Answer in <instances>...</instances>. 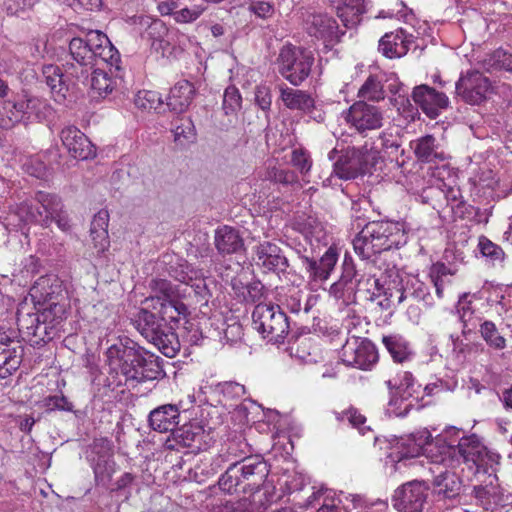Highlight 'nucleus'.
<instances>
[{
	"label": "nucleus",
	"mask_w": 512,
	"mask_h": 512,
	"mask_svg": "<svg viewBox=\"0 0 512 512\" xmlns=\"http://www.w3.org/2000/svg\"><path fill=\"white\" fill-rule=\"evenodd\" d=\"M235 446V443H230L226 458L223 455H218L210 463V469L202 468V466H205V462L198 466L197 469H201V473L214 475L223 462H231L218 481L220 489L227 493L259 491V488L263 485L269 474L267 463L258 456L244 457L241 460H236L238 455Z\"/></svg>",
	"instance_id": "f257e3e1"
},
{
	"label": "nucleus",
	"mask_w": 512,
	"mask_h": 512,
	"mask_svg": "<svg viewBox=\"0 0 512 512\" xmlns=\"http://www.w3.org/2000/svg\"><path fill=\"white\" fill-rule=\"evenodd\" d=\"M459 432V429L452 427L447 429L444 434L432 438L428 430L418 431L399 439L392 447L389 458L392 462L398 463L424 455L432 463L453 467L456 461H458V458H456L455 441H448L447 436L459 434Z\"/></svg>",
	"instance_id": "f03ea898"
},
{
	"label": "nucleus",
	"mask_w": 512,
	"mask_h": 512,
	"mask_svg": "<svg viewBox=\"0 0 512 512\" xmlns=\"http://www.w3.org/2000/svg\"><path fill=\"white\" fill-rule=\"evenodd\" d=\"M406 243L404 226L399 222L373 221L367 223L353 239L355 253L371 260L383 251Z\"/></svg>",
	"instance_id": "7ed1b4c3"
},
{
	"label": "nucleus",
	"mask_w": 512,
	"mask_h": 512,
	"mask_svg": "<svg viewBox=\"0 0 512 512\" xmlns=\"http://www.w3.org/2000/svg\"><path fill=\"white\" fill-rule=\"evenodd\" d=\"M63 207L57 195L38 191L33 200H25L18 204L16 215L25 224L37 223L43 227H49L52 222H55L61 231L69 232L71 223Z\"/></svg>",
	"instance_id": "20e7f679"
},
{
	"label": "nucleus",
	"mask_w": 512,
	"mask_h": 512,
	"mask_svg": "<svg viewBox=\"0 0 512 512\" xmlns=\"http://www.w3.org/2000/svg\"><path fill=\"white\" fill-rule=\"evenodd\" d=\"M97 30L89 31L84 37H74L69 42V54L63 64V71L68 79L75 83L86 84L88 76L95 67Z\"/></svg>",
	"instance_id": "39448f33"
},
{
	"label": "nucleus",
	"mask_w": 512,
	"mask_h": 512,
	"mask_svg": "<svg viewBox=\"0 0 512 512\" xmlns=\"http://www.w3.org/2000/svg\"><path fill=\"white\" fill-rule=\"evenodd\" d=\"M145 305L134 316L139 333L166 357L173 358L180 350V342L172 327L165 324L159 315L149 311Z\"/></svg>",
	"instance_id": "423d86ee"
},
{
	"label": "nucleus",
	"mask_w": 512,
	"mask_h": 512,
	"mask_svg": "<svg viewBox=\"0 0 512 512\" xmlns=\"http://www.w3.org/2000/svg\"><path fill=\"white\" fill-rule=\"evenodd\" d=\"M150 287L152 295L147 297L143 304L158 311L159 317L165 324L178 322L180 316L188 314L187 306L178 300V291L168 280L154 279Z\"/></svg>",
	"instance_id": "0eeeda50"
},
{
	"label": "nucleus",
	"mask_w": 512,
	"mask_h": 512,
	"mask_svg": "<svg viewBox=\"0 0 512 512\" xmlns=\"http://www.w3.org/2000/svg\"><path fill=\"white\" fill-rule=\"evenodd\" d=\"M29 295L35 307L42 308L44 311H50L56 318V309L61 306V321L66 319L68 297L63 281L54 274H48L39 277L32 285Z\"/></svg>",
	"instance_id": "6e6552de"
},
{
	"label": "nucleus",
	"mask_w": 512,
	"mask_h": 512,
	"mask_svg": "<svg viewBox=\"0 0 512 512\" xmlns=\"http://www.w3.org/2000/svg\"><path fill=\"white\" fill-rule=\"evenodd\" d=\"M252 326L270 342L280 344L284 342L289 332V322L286 314L272 304L259 303L252 312Z\"/></svg>",
	"instance_id": "1a4fd4ad"
},
{
	"label": "nucleus",
	"mask_w": 512,
	"mask_h": 512,
	"mask_svg": "<svg viewBox=\"0 0 512 512\" xmlns=\"http://www.w3.org/2000/svg\"><path fill=\"white\" fill-rule=\"evenodd\" d=\"M278 72L292 85H301L310 75L314 57L310 51L291 44L284 45L276 60Z\"/></svg>",
	"instance_id": "9d476101"
},
{
	"label": "nucleus",
	"mask_w": 512,
	"mask_h": 512,
	"mask_svg": "<svg viewBox=\"0 0 512 512\" xmlns=\"http://www.w3.org/2000/svg\"><path fill=\"white\" fill-rule=\"evenodd\" d=\"M61 313V306H58L56 318L50 311H44L42 308H38L35 314H19L17 318L19 329L35 344L46 343L58 334L63 323Z\"/></svg>",
	"instance_id": "9b49d317"
},
{
	"label": "nucleus",
	"mask_w": 512,
	"mask_h": 512,
	"mask_svg": "<svg viewBox=\"0 0 512 512\" xmlns=\"http://www.w3.org/2000/svg\"><path fill=\"white\" fill-rule=\"evenodd\" d=\"M107 363L110 373L121 375L125 382L136 381L142 352L137 349L133 341L114 344L107 349Z\"/></svg>",
	"instance_id": "f8f14e48"
},
{
	"label": "nucleus",
	"mask_w": 512,
	"mask_h": 512,
	"mask_svg": "<svg viewBox=\"0 0 512 512\" xmlns=\"http://www.w3.org/2000/svg\"><path fill=\"white\" fill-rule=\"evenodd\" d=\"M340 358L347 366L368 370L377 363L378 352L369 339L351 336L342 346Z\"/></svg>",
	"instance_id": "ddd939ff"
},
{
	"label": "nucleus",
	"mask_w": 512,
	"mask_h": 512,
	"mask_svg": "<svg viewBox=\"0 0 512 512\" xmlns=\"http://www.w3.org/2000/svg\"><path fill=\"white\" fill-rule=\"evenodd\" d=\"M343 117L346 123L359 133L379 129L382 127L383 122V115L380 109L363 100L353 103L348 110L343 112Z\"/></svg>",
	"instance_id": "4468645a"
},
{
	"label": "nucleus",
	"mask_w": 512,
	"mask_h": 512,
	"mask_svg": "<svg viewBox=\"0 0 512 512\" xmlns=\"http://www.w3.org/2000/svg\"><path fill=\"white\" fill-rule=\"evenodd\" d=\"M455 448L456 463L462 460L469 468H475L476 472L486 471L490 465L492 456L476 435L461 437Z\"/></svg>",
	"instance_id": "2eb2a0df"
},
{
	"label": "nucleus",
	"mask_w": 512,
	"mask_h": 512,
	"mask_svg": "<svg viewBox=\"0 0 512 512\" xmlns=\"http://www.w3.org/2000/svg\"><path fill=\"white\" fill-rule=\"evenodd\" d=\"M428 487L420 481H411L397 488L393 506L399 512H422L427 502Z\"/></svg>",
	"instance_id": "dca6fc26"
},
{
	"label": "nucleus",
	"mask_w": 512,
	"mask_h": 512,
	"mask_svg": "<svg viewBox=\"0 0 512 512\" xmlns=\"http://www.w3.org/2000/svg\"><path fill=\"white\" fill-rule=\"evenodd\" d=\"M491 88L489 79L481 72L472 70L456 82V93L467 103L476 105L483 102Z\"/></svg>",
	"instance_id": "f3484780"
},
{
	"label": "nucleus",
	"mask_w": 512,
	"mask_h": 512,
	"mask_svg": "<svg viewBox=\"0 0 512 512\" xmlns=\"http://www.w3.org/2000/svg\"><path fill=\"white\" fill-rule=\"evenodd\" d=\"M295 250L302 260L306 271L309 273L310 279L325 281L329 278L338 259V254L335 249L332 247L328 248L318 262L312 256V250L309 251L306 247L301 245L296 247Z\"/></svg>",
	"instance_id": "a211bd4d"
},
{
	"label": "nucleus",
	"mask_w": 512,
	"mask_h": 512,
	"mask_svg": "<svg viewBox=\"0 0 512 512\" xmlns=\"http://www.w3.org/2000/svg\"><path fill=\"white\" fill-rule=\"evenodd\" d=\"M303 23L310 36L321 39L325 43L338 42L344 34L340 32L336 20L326 13L309 12Z\"/></svg>",
	"instance_id": "6ab92c4d"
},
{
	"label": "nucleus",
	"mask_w": 512,
	"mask_h": 512,
	"mask_svg": "<svg viewBox=\"0 0 512 512\" xmlns=\"http://www.w3.org/2000/svg\"><path fill=\"white\" fill-rule=\"evenodd\" d=\"M255 262L265 272L284 273L289 267V261L281 248L272 242L265 241L255 248Z\"/></svg>",
	"instance_id": "aec40b11"
},
{
	"label": "nucleus",
	"mask_w": 512,
	"mask_h": 512,
	"mask_svg": "<svg viewBox=\"0 0 512 512\" xmlns=\"http://www.w3.org/2000/svg\"><path fill=\"white\" fill-rule=\"evenodd\" d=\"M60 139L68 153L75 159L86 160L96 155L94 145L76 126L64 127L60 132Z\"/></svg>",
	"instance_id": "412c9836"
},
{
	"label": "nucleus",
	"mask_w": 512,
	"mask_h": 512,
	"mask_svg": "<svg viewBox=\"0 0 512 512\" xmlns=\"http://www.w3.org/2000/svg\"><path fill=\"white\" fill-rule=\"evenodd\" d=\"M39 100L24 95L19 99L5 100L0 103V124L9 128L26 118L36 108Z\"/></svg>",
	"instance_id": "4be33fe9"
},
{
	"label": "nucleus",
	"mask_w": 512,
	"mask_h": 512,
	"mask_svg": "<svg viewBox=\"0 0 512 512\" xmlns=\"http://www.w3.org/2000/svg\"><path fill=\"white\" fill-rule=\"evenodd\" d=\"M412 98L431 119L436 118L449 103L448 97L444 93L424 84L414 88Z\"/></svg>",
	"instance_id": "5701e85b"
},
{
	"label": "nucleus",
	"mask_w": 512,
	"mask_h": 512,
	"mask_svg": "<svg viewBox=\"0 0 512 512\" xmlns=\"http://www.w3.org/2000/svg\"><path fill=\"white\" fill-rule=\"evenodd\" d=\"M11 343L5 332H0V381L10 379L22 363L21 347Z\"/></svg>",
	"instance_id": "b1692460"
},
{
	"label": "nucleus",
	"mask_w": 512,
	"mask_h": 512,
	"mask_svg": "<svg viewBox=\"0 0 512 512\" xmlns=\"http://www.w3.org/2000/svg\"><path fill=\"white\" fill-rule=\"evenodd\" d=\"M462 482L456 473L445 470L433 481V491L438 502H459Z\"/></svg>",
	"instance_id": "393cba45"
},
{
	"label": "nucleus",
	"mask_w": 512,
	"mask_h": 512,
	"mask_svg": "<svg viewBox=\"0 0 512 512\" xmlns=\"http://www.w3.org/2000/svg\"><path fill=\"white\" fill-rule=\"evenodd\" d=\"M412 36L403 29L386 33L379 41V51L389 59L401 58L407 54Z\"/></svg>",
	"instance_id": "a878e982"
},
{
	"label": "nucleus",
	"mask_w": 512,
	"mask_h": 512,
	"mask_svg": "<svg viewBox=\"0 0 512 512\" xmlns=\"http://www.w3.org/2000/svg\"><path fill=\"white\" fill-rule=\"evenodd\" d=\"M357 276L359 275L354 263L346 257L342 275L337 282L331 285L329 293L336 299L350 300L357 292Z\"/></svg>",
	"instance_id": "bb28decb"
},
{
	"label": "nucleus",
	"mask_w": 512,
	"mask_h": 512,
	"mask_svg": "<svg viewBox=\"0 0 512 512\" xmlns=\"http://www.w3.org/2000/svg\"><path fill=\"white\" fill-rule=\"evenodd\" d=\"M357 276L359 275L354 263L346 257L342 275L337 282L331 285L329 293L336 299L350 300L357 292Z\"/></svg>",
	"instance_id": "cd10ccee"
},
{
	"label": "nucleus",
	"mask_w": 512,
	"mask_h": 512,
	"mask_svg": "<svg viewBox=\"0 0 512 512\" xmlns=\"http://www.w3.org/2000/svg\"><path fill=\"white\" fill-rule=\"evenodd\" d=\"M268 507V497L260 491L251 492L248 497L237 501H226L216 507V512H264Z\"/></svg>",
	"instance_id": "c85d7f7f"
},
{
	"label": "nucleus",
	"mask_w": 512,
	"mask_h": 512,
	"mask_svg": "<svg viewBox=\"0 0 512 512\" xmlns=\"http://www.w3.org/2000/svg\"><path fill=\"white\" fill-rule=\"evenodd\" d=\"M278 89L280 100L287 109L302 113H311L314 109V98L307 91L288 87L284 83L279 84Z\"/></svg>",
	"instance_id": "c756f323"
},
{
	"label": "nucleus",
	"mask_w": 512,
	"mask_h": 512,
	"mask_svg": "<svg viewBox=\"0 0 512 512\" xmlns=\"http://www.w3.org/2000/svg\"><path fill=\"white\" fill-rule=\"evenodd\" d=\"M179 408L174 404H165L153 409L149 413L148 421L150 427L158 432L172 433L179 424Z\"/></svg>",
	"instance_id": "7c9ffc66"
},
{
	"label": "nucleus",
	"mask_w": 512,
	"mask_h": 512,
	"mask_svg": "<svg viewBox=\"0 0 512 512\" xmlns=\"http://www.w3.org/2000/svg\"><path fill=\"white\" fill-rule=\"evenodd\" d=\"M195 93V87L191 82L180 80L170 89L166 98V107L175 113H182L192 103Z\"/></svg>",
	"instance_id": "2f4dec72"
},
{
	"label": "nucleus",
	"mask_w": 512,
	"mask_h": 512,
	"mask_svg": "<svg viewBox=\"0 0 512 512\" xmlns=\"http://www.w3.org/2000/svg\"><path fill=\"white\" fill-rule=\"evenodd\" d=\"M337 16L346 28L356 27L367 11V0H334Z\"/></svg>",
	"instance_id": "473e14b6"
},
{
	"label": "nucleus",
	"mask_w": 512,
	"mask_h": 512,
	"mask_svg": "<svg viewBox=\"0 0 512 512\" xmlns=\"http://www.w3.org/2000/svg\"><path fill=\"white\" fill-rule=\"evenodd\" d=\"M214 243L216 249L222 255L237 253L244 246V241L239 231L227 225L216 229Z\"/></svg>",
	"instance_id": "72a5a7b5"
},
{
	"label": "nucleus",
	"mask_w": 512,
	"mask_h": 512,
	"mask_svg": "<svg viewBox=\"0 0 512 512\" xmlns=\"http://www.w3.org/2000/svg\"><path fill=\"white\" fill-rule=\"evenodd\" d=\"M393 292L394 303L396 302L397 305L401 304L408 297L431 304L429 301L430 293L428 292V287L424 282L414 276L407 277L405 285Z\"/></svg>",
	"instance_id": "f704fd0d"
},
{
	"label": "nucleus",
	"mask_w": 512,
	"mask_h": 512,
	"mask_svg": "<svg viewBox=\"0 0 512 512\" xmlns=\"http://www.w3.org/2000/svg\"><path fill=\"white\" fill-rule=\"evenodd\" d=\"M357 292L364 293L366 298L372 301L384 295L387 307L390 302L394 304V292L390 288H384L379 279L372 275L357 276Z\"/></svg>",
	"instance_id": "c9c22d12"
},
{
	"label": "nucleus",
	"mask_w": 512,
	"mask_h": 512,
	"mask_svg": "<svg viewBox=\"0 0 512 512\" xmlns=\"http://www.w3.org/2000/svg\"><path fill=\"white\" fill-rule=\"evenodd\" d=\"M415 156L421 162L431 163L443 161L445 155L438 151L436 139L432 135H425L411 142Z\"/></svg>",
	"instance_id": "e433bc0d"
},
{
	"label": "nucleus",
	"mask_w": 512,
	"mask_h": 512,
	"mask_svg": "<svg viewBox=\"0 0 512 512\" xmlns=\"http://www.w3.org/2000/svg\"><path fill=\"white\" fill-rule=\"evenodd\" d=\"M42 74L54 100L62 103L66 99L68 92V87L63 80V77H66L65 72L63 73L58 66L49 64L43 66Z\"/></svg>",
	"instance_id": "4c0bfd02"
},
{
	"label": "nucleus",
	"mask_w": 512,
	"mask_h": 512,
	"mask_svg": "<svg viewBox=\"0 0 512 512\" xmlns=\"http://www.w3.org/2000/svg\"><path fill=\"white\" fill-rule=\"evenodd\" d=\"M359 159L354 155V149H347L333 164V174L340 179H354L362 175Z\"/></svg>",
	"instance_id": "58836bf2"
},
{
	"label": "nucleus",
	"mask_w": 512,
	"mask_h": 512,
	"mask_svg": "<svg viewBox=\"0 0 512 512\" xmlns=\"http://www.w3.org/2000/svg\"><path fill=\"white\" fill-rule=\"evenodd\" d=\"M97 38L99 41L97 42V46L94 47L95 65L98 61H102L109 66L114 67L116 70H119L121 58L118 50L112 45L108 37L98 30Z\"/></svg>",
	"instance_id": "ea45409f"
},
{
	"label": "nucleus",
	"mask_w": 512,
	"mask_h": 512,
	"mask_svg": "<svg viewBox=\"0 0 512 512\" xmlns=\"http://www.w3.org/2000/svg\"><path fill=\"white\" fill-rule=\"evenodd\" d=\"M84 85L89 86L94 94L105 98L116 88L117 80L112 78L107 72L93 68L88 76V82Z\"/></svg>",
	"instance_id": "a19ab883"
},
{
	"label": "nucleus",
	"mask_w": 512,
	"mask_h": 512,
	"mask_svg": "<svg viewBox=\"0 0 512 512\" xmlns=\"http://www.w3.org/2000/svg\"><path fill=\"white\" fill-rule=\"evenodd\" d=\"M39 270L38 259L34 256L24 258L12 272V284L15 282L19 286H25L34 277Z\"/></svg>",
	"instance_id": "79ce46f5"
},
{
	"label": "nucleus",
	"mask_w": 512,
	"mask_h": 512,
	"mask_svg": "<svg viewBox=\"0 0 512 512\" xmlns=\"http://www.w3.org/2000/svg\"><path fill=\"white\" fill-rule=\"evenodd\" d=\"M302 291L297 287L287 286L277 288L276 300L279 308L282 306L292 313H298L301 310Z\"/></svg>",
	"instance_id": "37998d69"
},
{
	"label": "nucleus",
	"mask_w": 512,
	"mask_h": 512,
	"mask_svg": "<svg viewBox=\"0 0 512 512\" xmlns=\"http://www.w3.org/2000/svg\"><path fill=\"white\" fill-rule=\"evenodd\" d=\"M204 431L198 425H184L175 429L173 432L174 439L184 447L200 448Z\"/></svg>",
	"instance_id": "c03bdc74"
},
{
	"label": "nucleus",
	"mask_w": 512,
	"mask_h": 512,
	"mask_svg": "<svg viewBox=\"0 0 512 512\" xmlns=\"http://www.w3.org/2000/svg\"><path fill=\"white\" fill-rule=\"evenodd\" d=\"M353 149L354 155L359 159L363 174L372 173L382 163L380 152L372 146L369 147L365 144L360 148L353 147Z\"/></svg>",
	"instance_id": "a18cd8bd"
},
{
	"label": "nucleus",
	"mask_w": 512,
	"mask_h": 512,
	"mask_svg": "<svg viewBox=\"0 0 512 512\" xmlns=\"http://www.w3.org/2000/svg\"><path fill=\"white\" fill-rule=\"evenodd\" d=\"M134 102L140 109L154 110L157 113L164 112L166 108V103H164L161 95L151 90L139 91L135 96Z\"/></svg>",
	"instance_id": "49530a36"
},
{
	"label": "nucleus",
	"mask_w": 512,
	"mask_h": 512,
	"mask_svg": "<svg viewBox=\"0 0 512 512\" xmlns=\"http://www.w3.org/2000/svg\"><path fill=\"white\" fill-rule=\"evenodd\" d=\"M137 369L139 373L136 380L137 383L158 379L163 373L158 359L154 358L153 355L145 357L142 354L140 365Z\"/></svg>",
	"instance_id": "de8ad7c7"
},
{
	"label": "nucleus",
	"mask_w": 512,
	"mask_h": 512,
	"mask_svg": "<svg viewBox=\"0 0 512 512\" xmlns=\"http://www.w3.org/2000/svg\"><path fill=\"white\" fill-rule=\"evenodd\" d=\"M360 100L379 101L384 99L385 92L377 76L370 75L358 90Z\"/></svg>",
	"instance_id": "09e8293b"
},
{
	"label": "nucleus",
	"mask_w": 512,
	"mask_h": 512,
	"mask_svg": "<svg viewBox=\"0 0 512 512\" xmlns=\"http://www.w3.org/2000/svg\"><path fill=\"white\" fill-rule=\"evenodd\" d=\"M382 343L391 354L394 361L403 362L408 358L409 350L407 344L400 336H383Z\"/></svg>",
	"instance_id": "8fccbe9b"
},
{
	"label": "nucleus",
	"mask_w": 512,
	"mask_h": 512,
	"mask_svg": "<svg viewBox=\"0 0 512 512\" xmlns=\"http://www.w3.org/2000/svg\"><path fill=\"white\" fill-rule=\"evenodd\" d=\"M169 273L175 280L187 285L202 277L201 271L192 268L185 260H179L175 266H171Z\"/></svg>",
	"instance_id": "3c124183"
},
{
	"label": "nucleus",
	"mask_w": 512,
	"mask_h": 512,
	"mask_svg": "<svg viewBox=\"0 0 512 512\" xmlns=\"http://www.w3.org/2000/svg\"><path fill=\"white\" fill-rule=\"evenodd\" d=\"M297 225L305 239L310 242V250L313 246L312 240L319 242L325 235L322 224L315 218L308 217L302 222H298Z\"/></svg>",
	"instance_id": "603ef678"
},
{
	"label": "nucleus",
	"mask_w": 512,
	"mask_h": 512,
	"mask_svg": "<svg viewBox=\"0 0 512 512\" xmlns=\"http://www.w3.org/2000/svg\"><path fill=\"white\" fill-rule=\"evenodd\" d=\"M480 333L486 343L494 349H504L506 340L491 321H485L480 326Z\"/></svg>",
	"instance_id": "864d4df0"
},
{
	"label": "nucleus",
	"mask_w": 512,
	"mask_h": 512,
	"mask_svg": "<svg viewBox=\"0 0 512 512\" xmlns=\"http://www.w3.org/2000/svg\"><path fill=\"white\" fill-rule=\"evenodd\" d=\"M174 141L180 146H186L194 142L196 132L190 119H180L179 124L173 129Z\"/></svg>",
	"instance_id": "5fc2aeb1"
},
{
	"label": "nucleus",
	"mask_w": 512,
	"mask_h": 512,
	"mask_svg": "<svg viewBox=\"0 0 512 512\" xmlns=\"http://www.w3.org/2000/svg\"><path fill=\"white\" fill-rule=\"evenodd\" d=\"M449 275H452V272L444 263L437 262L430 268L429 277L439 299L443 297V287L446 283L445 278Z\"/></svg>",
	"instance_id": "6e6d98bb"
},
{
	"label": "nucleus",
	"mask_w": 512,
	"mask_h": 512,
	"mask_svg": "<svg viewBox=\"0 0 512 512\" xmlns=\"http://www.w3.org/2000/svg\"><path fill=\"white\" fill-rule=\"evenodd\" d=\"M334 414L338 421H348V423L352 427L357 428L362 434L365 433V430L369 429V427L365 425L366 417L363 414H361L356 408L350 407L349 409L344 410L342 412H334Z\"/></svg>",
	"instance_id": "4d7b16f0"
},
{
	"label": "nucleus",
	"mask_w": 512,
	"mask_h": 512,
	"mask_svg": "<svg viewBox=\"0 0 512 512\" xmlns=\"http://www.w3.org/2000/svg\"><path fill=\"white\" fill-rule=\"evenodd\" d=\"M398 381V394L401 400L413 397L418 392V388H420V385L415 382L413 375L407 371L398 374Z\"/></svg>",
	"instance_id": "13d9d810"
},
{
	"label": "nucleus",
	"mask_w": 512,
	"mask_h": 512,
	"mask_svg": "<svg viewBox=\"0 0 512 512\" xmlns=\"http://www.w3.org/2000/svg\"><path fill=\"white\" fill-rule=\"evenodd\" d=\"M218 391L222 395L225 404L239 401L245 395V387L237 382L227 381L218 385Z\"/></svg>",
	"instance_id": "bf43d9fd"
},
{
	"label": "nucleus",
	"mask_w": 512,
	"mask_h": 512,
	"mask_svg": "<svg viewBox=\"0 0 512 512\" xmlns=\"http://www.w3.org/2000/svg\"><path fill=\"white\" fill-rule=\"evenodd\" d=\"M264 178L266 180L284 185L297 182V176L293 171L277 166H268Z\"/></svg>",
	"instance_id": "052dcab7"
},
{
	"label": "nucleus",
	"mask_w": 512,
	"mask_h": 512,
	"mask_svg": "<svg viewBox=\"0 0 512 512\" xmlns=\"http://www.w3.org/2000/svg\"><path fill=\"white\" fill-rule=\"evenodd\" d=\"M242 97L235 86L225 89L223 95V109L226 115L233 114L241 108Z\"/></svg>",
	"instance_id": "680f3d73"
},
{
	"label": "nucleus",
	"mask_w": 512,
	"mask_h": 512,
	"mask_svg": "<svg viewBox=\"0 0 512 512\" xmlns=\"http://www.w3.org/2000/svg\"><path fill=\"white\" fill-rule=\"evenodd\" d=\"M42 407L47 412L55 410L71 412L73 411L74 405L64 395H50L42 400Z\"/></svg>",
	"instance_id": "e2e57ef3"
},
{
	"label": "nucleus",
	"mask_w": 512,
	"mask_h": 512,
	"mask_svg": "<svg viewBox=\"0 0 512 512\" xmlns=\"http://www.w3.org/2000/svg\"><path fill=\"white\" fill-rule=\"evenodd\" d=\"M478 247L481 254L492 261H502L504 259L502 248L484 236L479 238Z\"/></svg>",
	"instance_id": "0e129e2a"
},
{
	"label": "nucleus",
	"mask_w": 512,
	"mask_h": 512,
	"mask_svg": "<svg viewBox=\"0 0 512 512\" xmlns=\"http://www.w3.org/2000/svg\"><path fill=\"white\" fill-rule=\"evenodd\" d=\"M474 495L479 504L486 510L492 509L498 503L493 487L476 486L474 487Z\"/></svg>",
	"instance_id": "69168bd1"
},
{
	"label": "nucleus",
	"mask_w": 512,
	"mask_h": 512,
	"mask_svg": "<svg viewBox=\"0 0 512 512\" xmlns=\"http://www.w3.org/2000/svg\"><path fill=\"white\" fill-rule=\"evenodd\" d=\"M204 6L195 5L191 8H182L173 13V19L177 23L186 24L196 21L205 11Z\"/></svg>",
	"instance_id": "338daca9"
},
{
	"label": "nucleus",
	"mask_w": 512,
	"mask_h": 512,
	"mask_svg": "<svg viewBox=\"0 0 512 512\" xmlns=\"http://www.w3.org/2000/svg\"><path fill=\"white\" fill-rule=\"evenodd\" d=\"M291 163L302 174H306L312 167V160L307 151L297 148L291 153Z\"/></svg>",
	"instance_id": "774afa93"
}]
</instances>
